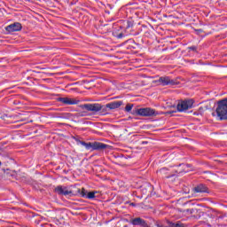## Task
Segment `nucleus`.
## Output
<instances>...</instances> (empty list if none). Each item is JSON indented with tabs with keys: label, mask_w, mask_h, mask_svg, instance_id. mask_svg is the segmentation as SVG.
<instances>
[{
	"label": "nucleus",
	"mask_w": 227,
	"mask_h": 227,
	"mask_svg": "<svg viewBox=\"0 0 227 227\" xmlns=\"http://www.w3.org/2000/svg\"><path fill=\"white\" fill-rule=\"evenodd\" d=\"M216 114L219 120H227V99L218 101Z\"/></svg>",
	"instance_id": "f257e3e1"
},
{
	"label": "nucleus",
	"mask_w": 227,
	"mask_h": 227,
	"mask_svg": "<svg viewBox=\"0 0 227 227\" xmlns=\"http://www.w3.org/2000/svg\"><path fill=\"white\" fill-rule=\"evenodd\" d=\"M136 113L138 116H157V114H159L155 109L150 107L139 108Z\"/></svg>",
	"instance_id": "f03ea898"
},
{
	"label": "nucleus",
	"mask_w": 227,
	"mask_h": 227,
	"mask_svg": "<svg viewBox=\"0 0 227 227\" xmlns=\"http://www.w3.org/2000/svg\"><path fill=\"white\" fill-rule=\"evenodd\" d=\"M192 104H194L192 99L180 101L177 104V111H179V113H184V111H187V109H191V107H192Z\"/></svg>",
	"instance_id": "7ed1b4c3"
},
{
	"label": "nucleus",
	"mask_w": 227,
	"mask_h": 227,
	"mask_svg": "<svg viewBox=\"0 0 227 227\" xmlns=\"http://www.w3.org/2000/svg\"><path fill=\"white\" fill-rule=\"evenodd\" d=\"M86 150H104L107 148V145L99 142L87 143L85 144Z\"/></svg>",
	"instance_id": "20e7f679"
},
{
	"label": "nucleus",
	"mask_w": 227,
	"mask_h": 227,
	"mask_svg": "<svg viewBox=\"0 0 227 227\" xmlns=\"http://www.w3.org/2000/svg\"><path fill=\"white\" fill-rule=\"evenodd\" d=\"M83 109L86 111H90L91 113H98V111H102V105L100 104H85L83 105Z\"/></svg>",
	"instance_id": "39448f33"
},
{
	"label": "nucleus",
	"mask_w": 227,
	"mask_h": 227,
	"mask_svg": "<svg viewBox=\"0 0 227 227\" xmlns=\"http://www.w3.org/2000/svg\"><path fill=\"white\" fill-rule=\"evenodd\" d=\"M55 192H57V194H59L60 196H72L71 190L68 189V187L67 186H57L55 188Z\"/></svg>",
	"instance_id": "423d86ee"
},
{
	"label": "nucleus",
	"mask_w": 227,
	"mask_h": 227,
	"mask_svg": "<svg viewBox=\"0 0 227 227\" xmlns=\"http://www.w3.org/2000/svg\"><path fill=\"white\" fill-rule=\"evenodd\" d=\"M8 33H15V31H20L22 25L19 22L12 23L5 27Z\"/></svg>",
	"instance_id": "0eeeda50"
},
{
	"label": "nucleus",
	"mask_w": 227,
	"mask_h": 227,
	"mask_svg": "<svg viewBox=\"0 0 227 227\" xmlns=\"http://www.w3.org/2000/svg\"><path fill=\"white\" fill-rule=\"evenodd\" d=\"M158 82H159V84H160V86H168L169 84L174 83L173 80H171V78H169L168 76L160 77L158 80Z\"/></svg>",
	"instance_id": "6e6552de"
},
{
	"label": "nucleus",
	"mask_w": 227,
	"mask_h": 227,
	"mask_svg": "<svg viewBox=\"0 0 227 227\" xmlns=\"http://www.w3.org/2000/svg\"><path fill=\"white\" fill-rule=\"evenodd\" d=\"M59 102H61L62 104H66L67 106H74L77 104V100L72 99L70 98H59Z\"/></svg>",
	"instance_id": "1a4fd4ad"
},
{
	"label": "nucleus",
	"mask_w": 227,
	"mask_h": 227,
	"mask_svg": "<svg viewBox=\"0 0 227 227\" xmlns=\"http://www.w3.org/2000/svg\"><path fill=\"white\" fill-rule=\"evenodd\" d=\"M123 102L121 101H114L112 103L106 104V107L108 109H118V107H121L122 106Z\"/></svg>",
	"instance_id": "9d476101"
},
{
	"label": "nucleus",
	"mask_w": 227,
	"mask_h": 227,
	"mask_svg": "<svg viewBox=\"0 0 227 227\" xmlns=\"http://www.w3.org/2000/svg\"><path fill=\"white\" fill-rule=\"evenodd\" d=\"M131 223L134 225V226H145L146 225V223L145 222V220L137 217V218H134L132 221H131Z\"/></svg>",
	"instance_id": "9b49d317"
},
{
	"label": "nucleus",
	"mask_w": 227,
	"mask_h": 227,
	"mask_svg": "<svg viewBox=\"0 0 227 227\" xmlns=\"http://www.w3.org/2000/svg\"><path fill=\"white\" fill-rule=\"evenodd\" d=\"M195 192H207V188L204 184H200L194 188Z\"/></svg>",
	"instance_id": "f8f14e48"
},
{
	"label": "nucleus",
	"mask_w": 227,
	"mask_h": 227,
	"mask_svg": "<svg viewBox=\"0 0 227 227\" xmlns=\"http://www.w3.org/2000/svg\"><path fill=\"white\" fill-rule=\"evenodd\" d=\"M97 192H97V191H94V192H88L87 193V200H93V199H95V194H97Z\"/></svg>",
	"instance_id": "ddd939ff"
},
{
	"label": "nucleus",
	"mask_w": 227,
	"mask_h": 227,
	"mask_svg": "<svg viewBox=\"0 0 227 227\" xmlns=\"http://www.w3.org/2000/svg\"><path fill=\"white\" fill-rule=\"evenodd\" d=\"M80 194H81L82 198H87L88 192L86 191V189L82 188V191H80Z\"/></svg>",
	"instance_id": "4468645a"
},
{
	"label": "nucleus",
	"mask_w": 227,
	"mask_h": 227,
	"mask_svg": "<svg viewBox=\"0 0 227 227\" xmlns=\"http://www.w3.org/2000/svg\"><path fill=\"white\" fill-rule=\"evenodd\" d=\"M132 107H134V105L132 104H128L125 107V111L126 113H130V111H132Z\"/></svg>",
	"instance_id": "2eb2a0df"
},
{
	"label": "nucleus",
	"mask_w": 227,
	"mask_h": 227,
	"mask_svg": "<svg viewBox=\"0 0 227 227\" xmlns=\"http://www.w3.org/2000/svg\"><path fill=\"white\" fill-rule=\"evenodd\" d=\"M158 173H160V175H168V168H163L160 169L158 171Z\"/></svg>",
	"instance_id": "dca6fc26"
},
{
	"label": "nucleus",
	"mask_w": 227,
	"mask_h": 227,
	"mask_svg": "<svg viewBox=\"0 0 227 227\" xmlns=\"http://www.w3.org/2000/svg\"><path fill=\"white\" fill-rule=\"evenodd\" d=\"M80 144L82 145V146L85 147V145L87 144L86 142L81 141Z\"/></svg>",
	"instance_id": "f3484780"
},
{
	"label": "nucleus",
	"mask_w": 227,
	"mask_h": 227,
	"mask_svg": "<svg viewBox=\"0 0 227 227\" xmlns=\"http://www.w3.org/2000/svg\"><path fill=\"white\" fill-rule=\"evenodd\" d=\"M80 144L82 145V146L85 147V145L87 144L86 142L81 141Z\"/></svg>",
	"instance_id": "a211bd4d"
},
{
	"label": "nucleus",
	"mask_w": 227,
	"mask_h": 227,
	"mask_svg": "<svg viewBox=\"0 0 227 227\" xmlns=\"http://www.w3.org/2000/svg\"><path fill=\"white\" fill-rule=\"evenodd\" d=\"M118 38H123V34H119Z\"/></svg>",
	"instance_id": "6ab92c4d"
},
{
	"label": "nucleus",
	"mask_w": 227,
	"mask_h": 227,
	"mask_svg": "<svg viewBox=\"0 0 227 227\" xmlns=\"http://www.w3.org/2000/svg\"><path fill=\"white\" fill-rule=\"evenodd\" d=\"M0 166H1V161H0Z\"/></svg>",
	"instance_id": "aec40b11"
}]
</instances>
